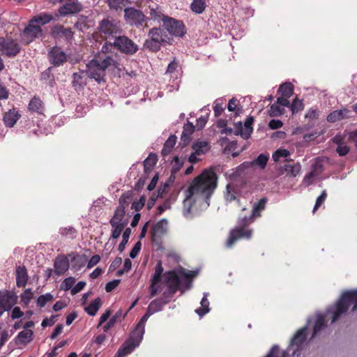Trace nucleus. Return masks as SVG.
I'll return each instance as SVG.
<instances>
[{
	"instance_id": "39",
	"label": "nucleus",
	"mask_w": 357,
	"mask_h": 357,
	"mask_svg": "<svg viewBox=\"0 0 357 357\" xmlns=\"http://www.w3.org/2000/svg\"><path fill=\"white\" fill-rule=\"evenodd\" d=\"M278 93L282 96L290 98L294 93V86L291 82H284L280 85Z\"/></svg>"
},
{
	"instance_id": "60",
	"label": "nucleus",
	"mask_w": 357,
	"mask_h": 357,
	"mask_svg": "<svg viewBox=\"0 0 357 357\" xmlns=\"http://www.w3.org/2000/svg\"><path fill=\"white\" fill-rule=\"evenodd\" d=\"M125 215H126V209L117 206L114 211L113 217L109 220H114V221L121 220L122 219L124 218Z\"/></svg>"
},
{
	"instance_id": "4",
	"label": "nucleus",
	"mask_w": 357,
	"mask_h": 357,
	"mask_svg": "<svg viewBox=\"0 0 357 357\" xmlns=\"http://www.w3.org/2000/svg\"><path fill=\"white\" fill-rule=\"evenodd\" d=\"M165 31L162 25L150 29L147 34L148 38L144 43V48L152 52H157L160 50L162 45L171 44Z\"/></svg>"
},
{
	"instance_id": "35",
	"label": "nucleus",
	"mask_w": 357,
	"mask_h": 357,
	"mask_svg": "<svg viewBox=\"0 0 357 357\" xmlns=\"http://www.w3.org/2000/svg\"><path fill=\"white\" fill-rule=\"evenodd\" d=\"M128 314V312L123 313V310L121 309L119 310L116 314L112 316L109 320L107 322L105 325H104L102 329L104 332H107L111 328H112L114 324L117 322L118 319L121 317L124 319Z\"/></svg>"
},
{
	"instance_id": "15",
	"label": "nucleus",
	"mask_w": 357,
	"mask_h": 357,
	"mask_svg": "<svg viewBox=\"0 0 357 357\" xmlns=\"http://www.w3.org/2000/svg\"><path fill=\"white\" fill-rule=\"evenodd\" d=\"M252 231L251 229H245V227H236L231 230L226 245L227 248L231 245L240 238L250 239L252 236Z\"/></svg>"
},
{
	"instance_id": "6",
	"label": "nucleus",
	"mask_w": 357,
	"mask_h": 357,
	"mask_svg": "<svg viewBox=\"0 0 357 357\" xmlns=\"http://www.w3.org/2000/svg\"><path fill=\"white\" fill-rule=\"evenodd\" d=\"M53 3H62L63 4L57 9L56 16L68 17L75 15L84 9L83 4L79 0H52Z\"/></svg>"
},
{
	"instance_id": "3",
	"label": "nucleus",
	"mask_w": 357,
	"mask_h": 357,
	"mask_svg": "<svg viewBox=\"0 0 357 357\" xmlns=\"http://www.w3.org/2000/svg\"><path fill=\"white\" fill-rule=\"evenodd\" d=\"M312 318L308 317L307 319V324L305 326L300 328L292 337L290 344L287 351H282L280 352L279 346L274 344L268 353L264 357H289V352L291 351V348L293 346H296L297 351L301 347L303 344L305 342L307 338V331L310 323L312 321Z\"/></svg>"
},
{
	"instance_id": "11",
	"label": "nucleus",
	"mask_w": 357,
	"mask_h": 357,
	"mask_svg": "<svg viewBox=\"0 0 357 357\" xmlns=\"http://www.w3.org/2000/svg\"><path fill=\"white\" fill-rule=\"evenodd\" d=\"M21 50V47L17 40L12 38H0V51L8 57H15Z\"/></svg>"
},
{
	"instance_id": "40",
	"label": "nucleus",
	"mask_w": 357,
	"mask_h": 357,
	"mask_svg": "<svg viewBox=\"0 0 357 357\" xmlns=\"http://www.w3.org/2000/svg\"><path fill=\"white\" fill-rule=\"evenodd\" d=\"M163 271H164V268L162 266V261L160 260H159V261H158V262L155 265L154 273L152 275L151 278V282H152V283H160L162 280V275Z\"/></svg>"
},
{
	"instance_id": "17",
	"label": "nucleus",
	"mask_w": 357,
	"mask_h": 357,
	"mask_svg": "<svg viewBox=\"0 0 357 357\" xmlns=\"http://www.w3.org/2000/svg\"><path fill=\"white\" fill-rule=\"evenodd\" d=\"M18 297L13 291L1 290L0 291V305L8 307H10V310L17 304Z\"/></svg>"
},
{
	"instance_id": "49",
	"label": "nucleus",
	"mask_w": 357,
	"mask_h": 357,
	"mask_svg": "<svg viewBox=\"0 0 357 357\" xmlns=\"http://www.w3.org/2000/svg\"><path fill=\"white\" fill-rule=\"evenodd\" d=\"M53 299L54 296L51 293H46L43 295H40L36 299V305L38 307L42 308L45 307L48 302L52 301Z\"/></svg>"
},
{
	"instance_id": "13",
	"label": "nucleus",
	"mask_w": 357,
	"mask_h": 357,
	"mask_svg": "<svg viewBox=\"0 0 357 357\" xmlns=\"http://www.w3.org/2000/svg\"><path fill=\"white\" fill-rule=\"evenodd\" d=\"M146 15V24L144 27L148 28L151 25V21L157 22H163L165 17H168L163 14L161 6L158 4L149 5L148 9L144 10Z\"/></svg>"
},
{
	"instance_id": "52",
	"label": "nucleus",
	"mask_w": 357,
	"mask_h": 357,
	"mask_svg": "<svg viewBox=\"0 0 357 357\" xmlns=\"http://www.w3.org/2000/svg\"><path fill=\"white\" fill-rule=\"evenodd\" d=\"M284 111L285 109L284 107L275 102L271 105V108L268 112L270 116L276 117L283 114Z\"/></svg>"
},
{
	"instance_id": "62",
	"label": "nucleus",
	"mask_w": 357,
	"mask_h": 357,
	"mask_svg": "<svg viewBox=\"0 0 357 357\" xmlns=\"http://www.w3.org/2000/svg\"><path fill=\"white\" fill-rule=\"evenodd\" d=\"M214 114L215 116H219L224 112L225 108L222 106V100L218 99L214 102L213 106Z\"/></svg>"
},
{
	"instance_id": "34",
	"label": "nucleus",
	"mask_w": 357,
	"mask_h": 357,
	"mask_svg": "<svg viewBox=\"0 0 357 357\" xmlns=\"http://www.w3.org/2000/svg\"><path fill=\"white\" fill-rule=\"evenodd\" d=\"M158 161V155L155 153H150L149 156L144 160V174L148 175L152 170L153 167L156 165Z\"/></svg>"
},
{
	"instance_id": "31",
	"label": "nucleus",
	"mask_w": 357,
	"mask_h": 357,
	"mask_svg": "<svg viewBox=\"0 0 357 357\" xmlns=\"http://www.w3.org/2000/svg\"><path fill=\"white\" fill-rule=\"evenodd\" d=\"M69 256H72V267L77 271L84 266L88 259L86 255H79L76 252H73Z\"/></svg>"
},
{
	"instance_id": "18",
	"label": "nucleus",
	"mask_w": 357,
	"mask_h": 357,
	"mask_svg": "<svg viewBox=\"0 0 357 357\" xmlns=\"http://www.w3.org/2000/svg\"><path fill=\"white\" fill-rule=\"evenodd\" d=\"M35 22L29 21V24L24 28L23 35L27 38L26 43L32 42L42 34V29L39 25L34 24Z\"/></svg>"
},
{
	"instance_id": "9",
	"label": "nucleus",
	"mask_w": 357,
	"mask_h": 357,
	"mask_svg": "<svg viewBox=\"0 0 357 357\" xmlns=\"http://www.w3.org/2000/svg\"><path fill=\"white\" fill-rule=\"evenodd\" d=\"M113 45L115 49L126 55H133L138 51V45L126 36H116Z\"/></svg>"
},
{
	"instance_id": "61",
	"label": "nucleus",
	"mask_w": 357,
	"mask_h": 357,
	"mask_svg": "<svg viewBox=\"0 0 357 357\" xmlns=\"http://www.w3.org/2000/svg\"><path fill=\"white\" fill-rule=\"evenodd\" d=\"M327 197L326 190H323L321 194L317 198L315 204L314 206L312 213H314L315 211L321 206V205L324 202Z\"/></svg>"
},
{
	"instance_id": "59",
	"label": "nucleus",
	"mask_w": 357,
	"mask_h": 357,
	"mask_svg": "<svg viewBox=\"0 0 357 357\" xmlns=\"http://www.w3.org/2000/svg\"><path fill=\"white\" fill-rule=\"evenodd\" d=\"M75 282V279L73 277H68L64 279L61 284V289L64 291L72 289L73 284Z\"/></svg>"
},
{
	"instance_id": "5",
	"label": "nucleus",
	"mask_w": 357,
	"mask_h": 357,
	"mask_svg": "<svg viewBox=\"0 0 357 357\" xmlns=\"http://www.w3.org/2000/svg\"><path fill=\"white\" fill-rule=\"evenodd\" d=\"M162 27L166 31V34L170 42L173 40L174 37L182 38L187 31L182 20H176L169 16L165 17Z\"/></svg>"
},
{
	"instance_id": "16",
	"label": "nucleus",
	"mask_w": 357,
	"mask_h": 357,
	"mask_svg": "<svg viewBox=\"0 0 357 357\" xmlns=\"http://www.w3.org/2000/svg\"><path fill=\"white\" fill-rule=\"evenodd\" d=\"M51 35L56 40H60L64 38L65 41L70 43L74 36V33L70 28H66L63 25L56 24L52 27Z\"/></svg>"
},
{
	"instance_id": "20",
	"label": "nucleus",
	"mask_w": 357,
	"mask_h": 357,
	"mask_svg": "<svg viewBox=\"0 0 357 357\" xmlns=\"http://www.w3.org/2000/svg\"><path fill=\"white\" fill-rule=\"evenodd\" d=\"M352 112L347 108H343L342 109L334 110L331 112L327 116V121L330 123H335L336 121L349 119L352 116Z\"/></svg>"
},
{
	"instance_id": "1",
	"label": "nucleus",
	"mask_w": 357,
	"mask_h": 357,
	"mask_svg": "<svg viewBox=\"0 0 357 357\" xmlns=\"http://www.w3.org/2000/svg\"><path fill=\"white\" fill-rule=\"evenodd\" d=\"M218 185V176L213 168L204 169L198 176L195 177L192 183L185 191V198L183 201V215L188 217L191 213L192 204L187 207L188 202L194 195L203 197L207 206L210 205V199Z\"/></svg>"
},
{
	"instance_id": "63",
	"label": "nucleus",
	"mask_w": 357,
	"mask_h": 357,
	"mask_svg": "<svg viewBox=\"0 0 357 357\" xmlns=\"http://www.w3.org/2000/svg\"><path fill=\"white\" fill-rule=\"evenodd\" d=\"M253 123H254V117L252 116H248V118L246 119V120L244 122V127H245L244 130L245 132H249L250 136L251 135V134L253 132V128H252Z\"/></svg>"
},
{
	"instance_id": "36",
	"label": "nucleus",
	"mask_w": 357,
	"mask_h": 357,
	"mask_svg": "<svg viewBox=\"0 0 357 357\" xmlns=\"http://www.w3.org/2000/svg\"><path fill=\"white\" fill-rule=\"evenodd\" d=\"M208 296V292L204 293L203 298H202V301L200 302L201 307L195 310V312L201 317L207 314L210 311L209 301L207 299Z\"/></svg>"
},
{
	"instance_id": "53",
	"label": "nucleus",
	"mask_w": 357,
	"mask_h": 357,
	"mask_svg": "<svg viewBox=\"0 0 357 357\" xmlns=\"http://www.w3.org/2000/svg\"><path fill=\"white\" fill-rule=\"evenodd\" d=\"M289 108L291 111L292 114H296L303 110L304 109V104L303 102V100H300L298 98L296 97L293 100L292 102L290 103V106Z\"/></svg>"
},
{
	"instance_id": "10",
	"label": "nucleus",
	"mask_w": 357,
	"mask_h": 357,
	"mask_svg": "<svg viewBox=\"0 0 357 357\" xmlns=\"http://www.w3.org/2000/svg\"><path fill=\"white\" fill-rule=\"evenodd\" d=\"M143 338L131 332L129 338L122 344L115 354V357H125L131 354L140 344Z\"/></svg>"
},
{
	"instance_id": "27",
	"label": "nucleus",
	"mask_w": 357,
	"mask_h": 357,
	"mask_svg": "<svg viewBox=\"0 0 357 357\" xmlns=\"http://www.w3.org/2000/svg\"><path fill=\"white\" fill-rule=\"evenodd\" d=\"M33 332L31 330H24L20 332L15 337V344L26 345L33 340Z\"/></svg>"
},
{
	"instance_id": "24",
	"label": "nucleus",
	"mask_w": 357,
	"mask_h": 357,
	"mask_svg": "<svg viewBox=\"0 0 357 357\" xmlns=\"http://www.w3.org/2000/svg\"><path fill=\"white\" fill-rule=\"evenodd\" d=\"M107 4L109 9L116 13L122 11L125 8L131 4L130 0H103Z\"/></svg>"
},
{
	"instance_id": "2",
	"label": "nucleus",
	"mask_w": 357,
	"mask_h": 357,
	"mask_svg": "<svg viewBox=\"0 0 357 357\" xmlns=\"http://www.w3.org/2000/svg\"><path fill=\"white\" fill-rule=\"evenodd\" d=\"M351 305V312L356 311L357 289L344 291L336 303L327 308L326 316L322 314H317V319L313 327L312 337H315L321 330L326 326L325 319L328 314H332L331 323H334L337 321L342 314L347 312L349 307Z\"/></svg>"
},
{
	"instance_id": "8",
	"label": "nucleus",
	"mask_w": 357,
	"mask_h": 357,
	"mask_svg": "<svg viewBox=\"0 0 357 357\" xmlns=\"http://www.w3.org/2000/svg\"><path fill=\"white\" fill-rule=\"evenodd\" d=\"M124 20L130 26L140 28L146 24V14L144 11L128 6L123 9Z\"/></svg>"
},
{
	"instance_id": "45",
	"label": "nucleus",
	"mask_w": 357,
	"mask_h": 357,
	"mask_svg": "<svg viewBox=\"0 0 357 357\" xmlns=\"http://www.w3.org/2000/svg\"><path fill=\"white\" fill-rule=\"evenodd\" d=\"M132 199V192L128 190L123 193L119 199V207L125 208L128 206Z\"/></svg>"
},
{
	"instance_id": "33",
	"label": "nucleus",
	"mask_w": 357,
	"mask_h": 357,
	"mask_svg": "<svg viewBox=\"0 0 357 357\" xmlns=\"http://www.w3.org/2000/svg\"><path fill=\"white\" fill-rule=\"evenodd\" d=\"M176 140L177 137L175 135H171L168 137V139L165 141L161 151L162 156H167L172 152L176 143Z\"/></svg>"
},
{
	"instance_id": "22",
	"label": "nucleus",
	"mask_w": 357,
	"mask_h": 357,
	"mask_svg": "<svg viewBox=\"0 0 357 357\" xmlns=\"http://www.w3.org/2000/svg\"><path fill=\"white\" fill-rule=\"evenodd\" d=\"M20 116L21 115L19 113V111L13 108L12 109H9L5 113L3 117V121L6 127L13 128Z\"/></svg>"
},
{
	"instance_id": "25",
	"label": "nucleus",
	"mask_w": 357,
	"mask_h": 357,
	"mask_svg": "<svg viewBox=\"0 0 357 357\" xmlns=\"http://www.w3.org/2000/svg\"><path fill=\"white\" fill-rule=\"evenodd\" d=\"M301 170V165L300 162H296L293 164L287 163L280 167V171L282 172V174L286 173L287 176L291 177L297 176L300 174Z\"/></svg>"
},
{
	"instance_id": "55",
	"label": "nucleus",
	"mask_w": 357,
	"mask_h": 357,
	"mask_svg": "<svg viewBox=\"0 0 357 357\" xmlns=\"http://www.w3.org/2000/svg\"><path fill=\"white\" fill-rule=\"evenodd\" d=\"M236 130L234 132L235 135H241L244 139L250 138V133L245 132L243 130V123L241 121H238L234 124Z\"/></svg>"
},
{
	"instance_id": "50",
	"label": "nucleus",
	"mask_w": 357,
	"mask_h": 357,
	"mask_svg": "<svg viewBox=\"0 0 357 357\" xmlns=\"http://www.w3.org/2000/svg\"><path fill=\"white\" fill-rule=\"evenodd\" d=\"M59 234L62 236H68L70 238L74 239L77 237V231L73 227L69 226L68 227H61L59 229Z\"/></svg>"
},
{
	"instance_id": "19",
	"label": "nucleus",
	"mask_w": 357,
	"mask_h": 357,
	"mask_svg": "<svg viewBox=\"0 0 357 357\" xmlns=\"http://www.w3.org/2000/svg\"><path fill=\"white\" fill-rule=\"evenodd\" d=\"M54 273L57 275L64 274L69 268V260L65 255H59L54 260Z\"/></svg>"
},
{
	"instance_id": "46",
	"label": "nucleus",
	"mask_w": 357,
	"mask_h": 357,
	"mask_svg": "<svg viewBox=\"0 0 357 357\" xmlns=\"http://www.w3.org/2000/svg\"><path fill=\"white\" fill-rule=\"evenodd\" d=\"M131 233L132 230L131 228L130 227H126L123 231L122 234V240L118 246V250L120 252H123L125 250L126 246L129 241V238Z\"/></svg>"
},
{
	"instance_id": "43",
	"label": "nucleus",
	"mask_w": 357,
	"mask_h": 357,
	"mask_svg": "<svg viewBox=\"0 0 357 357\" xmlns=\"http://www.w3.org/2000/svg\"><path fill=\"white\" fill-rule=\"evenodd\" d=\"M238 100L236 98L229 100L227 104V109L229 112H234L235 116H239L243 112V107L238 105Z\"/></svg>"
},
{
	"instance_id": "54",
	"label": "nucleus",
	"mask_w": 357,
	"mask_h": 357,
	"mask_svg": "<svg viewBox=\"0 0 357 357\" xmlns=\"http://www.w3.org/2000/svg\"><path fill=\"white\" fill-rule=\"evenodd\" d=\"M33 297V294L31 289H25L20 295L21 303L24 306H27Z\"/></svg>"
},
{
	"instance_id": "51",
	"label": "nucleus",
	"mask_w": 357,
	"mask_h": 357,
	"mask_svg": "<svg viewBox=\"0 0 357 357\" xmlns=\"http://www.w3.org/2000/svg\"><path fill=\"white\" fill-rule=\"evenodd\" d=\"M177 291H181V294L185 292L183 289H178L175 286L167 285V289L162 293V298L171 300L172 297L176 293Z\"/></svg>"
},
{
	"instance_id": "48",
	"label": "nucleus",
	"mask_w": 357,
	"mask_h": 357,
	"mask_svg": "<svg viewBox=\"0 0 357 357\" xmlns=\"http://www.w3.org/2000/svg\"><path fill=\"white\" fill-rule=\"evenodd\" d=\"M52 20L53 17L50 14L41 13L33 17V18L31 19V22L39 23L44 25L49 23Z\"/></svg>"
},
{
	"instance_id": "7",
	"label": "nucleus",
	"mask_w": 357,
	"mask_h": 357,
	"mask_svg": "<svg viewBox=\"0 0 357 357\" xmlns=\"http://www.w3.org/2000/svg\"><path fill=\"white\" fill-rule=\"evenodd\" d=\"M97 29L101 34L109 38L116 37V35H119L122 32V29L120 26V22L110 17H105L100 20L98 22Z\"/></svg>"
},
{
	"instance_id": "64",
	"label": "nucleus",
	"mask_w": 357,
	"mask_h": 357,
	"mask_svg": "<svg viewBox=\"0 0 357 357\" xmlns=\"http://www.w3.org/2000/svg\"><path fill=\"white\" fill-rule=\"evenodd\" d=\"M256 216H252V213L249 216H245L243 218H240L238 220V227H245L248 225L251 222L253 221L254 218Z\"/></svg>"
},
{
	"instance_id": "32",
	"label": "nucleus",
	"mask_w": 357,
	"mask_h": 357,
	"mask_svg": "<svg viewBox=\"0 0 357 357\" xmlns=\"http://www.w3.org/2000/svg\"><path fill=\"white\" fill-rule=\"evenodd\" d=\"M268 159V154L261 153L252 161L245 162L243 164H247L248 167H259L261 169H264L267 165Z\"/></svg>"
},
{
	"instance_id": "37",
	"label": "nucleus",
	"mask_w": 357,
	"mask_h": 357,
	"mask_svg": "<svg viewBox=\"0 0 357 357\" xmlns=\"http://www.w3.org/2000/svg\"><path fill=\"white\" fill-rule=\"evenodd\" d=\"M101 306V299L97 297L84 308L85 312L90 316H95Z\"/></svg>"
},
{
	"instance_id": "47",
	"label": "nucleus",
	"mask_w": 357,
	"mask_h": 357,
	"mask_svg": "<svg viewBox=\"0 0 357 357\" xmlns=\"http://www.w3.org/2000/svg\"><path fill=\"white\" fill-rule=\"evenodd\" d=\"M267 198L263 197L257 203H255L253 205V208L252 210V216H259V211L264 210L266 206V204L267 203Z\"/></svg>"
},
{
	"instance_id": "38",
	"label": "nucleus",
	"mask_w": 357,
	"mask_h": 357,
	"mask_svg": "<svg viewBox=\"0 0 357 357\" xmlns=\"http://www.w3.org/2000/svg\"><path fill=\"white\" fill-rule=\"evenodd\" d=\"M114 61V59L112 56H107L102 61H100L97 59H92L90 61V65L94 67H99L102 70L105 72V70L111 66L112 62Z\"/></svg>"
},
{
	"instance_id": "23",
	"label": "nucleus",
	"mask_w": 357,
	"mask_h": 357,
	"mask_svg": "<svg viewBox=\"0 0 357 357\" xmlns=\"http://www.w3.org/2000/svg\"><path fill=\"white\" fill-rule=\"evenodd\" d=\"M165 282L167 285L175 286L178 289L181 287V280L178 273L176 271H169L165 273Z\"/></svg>"
},
{
	"instance_id": "14",
	"label": "nucleus",
	"mask_w": 357,
	"mask_h": 357,
	"mask_svg": "<svg viewBox=\"0 0 357 357\" xmlns=\"http://www.w3.org/2000/svg\"><path fill=\"white\" fill-rule=\"evenodd\" d=\"M47 58L52 67L63 66L68 61V55L58 46H54L48 50Z\"/></svg>"
},
{
	"instance_id": "44",
	"label": "nucleus",
	"mask_w": 357,
	"mask_h": 357,
	"mask_svg": "<svg viewBox=\"0 0 357 357\" xmlns=\"http://www.w3.org/2000/svg\"><path fill=\"white\" fill-rule=\"evenodd\" d=\"M195 153L197 155H202L206 153L208 149V144L205 141H197L194 143L192 146Z\"/></svg>"
},
{
	"instance_id": "12",
	"label": "nucleus",
	"mask_w": 357,
	"mask_h": 357,
	"mask_svg": "<svg viewBox=\"0 0 357 357\" xmlns=\"http://www.w3.org/2000/svg\"><path fill=\"white\" fill-rule=\"evenodd\" d=\"M168 221L167 219L163 218L153 225L151 229L150 233L151 236V241L153 244L160 248L162 244V238L167 231Z\"/></svg>"
},
{
	"instance_id": "58",
	"label": "nucleus",
	"mask_w": 357,
	"mask_h": 357,
	"mask_svg": "<svg viewBox=\"0 0 357 357\" xmlns=\"http://www.w3.org/2000/svg\"><path fill=\"white\" fill-rule=\"evenodd\" d=\"M290 155V152L285 149H279L273 152L272 158L275 162H278L281 158H286Z\"/></svg>"
},
{
	"instance_id": "42",
	"label": "nucleus",
	"mask_w": 357,
	"mask_h": 357,
	"mask_svg": "<svg viewBox=\"0 0 357 357\" xmlns=\"http://www.w3.org/2000/svg\"><path fill=\"white\" fill-rule=\"evenodd\" d=\"M206 6L205 0H193L190 4V9L196 14H201L204 11Z\"/></svg>"
},
{
	"instance_id": "30",
	"label": "nucleus",
	"mask_w": 357,
	"mask_h": 357,
	"mask_svg": "<svg viewBox=\"0 0 357 357\" xmlns=\"http://www.w3.org/2000/svg\"><path fill=\"white\" fill-rule=\"evenodd\" d=\"M153 314L147 309L146 313L142 317L139 322L135 326V328L132 331L135 333L139 337L143 338L145 333V324L147 321L149 317Z\"/></svg>"
},
{
	"instance_id": "41",
	"label": "nucleus",
	"mask_w": 357,
	"mask_h": 357,
	"mask_svg": "<svg viewBox=\"0 0 357 357\" xmlns=\"http://www.w3.org/2000/svg\"><path fill=\"white\" fill-rule=\"evenodd\" d=\"M28 109L31 112H36L37 114H42L43 112V102L40 98L33 97L29 103Z\"/></svg>"
},
{
	"instance_id": "21",
	"label": "nucleus",
	"mask_w": 357,
	"mask_h": 357,
	"mask_svg": "<svg viewBox=\"0 0 357 357\" xmlns=\"http://www.w3.org/2000/svg\"><path fill=\"white\" fill-rule=\"evenodd\" d=\"M89 68L86 71L88 77L91 79H94L98 83L105 82V72L99 67H94L90 65V61L86 65Z\"/></svg>"
},
{
	"instance_id": "26",
	"label": "nucleus",
	"mask_w": 357,
	"mask_h": 357,
	"mask_svg": "<svg viewBox=\"0 0 357 357\" xmlns=\"http://www.w3.org/2000/svg\"><path fill=\"white\" fill-rule=\"evenodd\" d=\"M29 275L24 266H19L16 268V285L17 287H24L27 284Z\"/></svg>"
},
{
	"instance_id": "29",
	"label": "nucleus",
	"mask_w": 357,
	"mask_h": 357,
	"mask_svg": "<svg viewBox=\"0 0 357 357\" xmlns=\"http://www.w3.org/2000/svg\"><path fill=\"white\" fill-rule=\"evenodd\" d=\"M169 303V299H164L162 298H158L149 303L147 309L153 314L163 310L165 305Z\"/></svg>"
},
{
	"instance_id": "57",
	"label": "nucleus",
	"mask_w": 357,
	"mask_h": 357,
	"mask_svg": "<svg viewBox=\"0 0 357 357\" xmlns=\"http://www.w3.org/2000/svg\"><path fill=\"white\" fill-rule=\"evenodd\" d=\"M173 161H174V164L172 167L171 172H172V174H177L180 171V169L182 168V167L183 166V164L185 162V159L184 158L180 159L178 155H176L174 158Z\"/></svg>"
},
{
	"instance_id": "28",
	"label": "nucleus",
	"mask_w": 357,
	"mask_h": 357,
	"mask_svg": "<svg viewBox=\"0 0 357 357\" xmlns=\"http://www.w3.org/2000/svg\"><path fill=\"white\" fill-rule=\"evenodd\" d=\"M84 70H79V73H73L72 75V86L77 92L82 91L86 84L82 74Z\"/></svg>"
},
{
	"instance_id": "56",
	"label": "nucleus",
	"mask_w": 357,
	"mask_h": 357,
	"mask_svg": "<svg viewBox=\"0 0 357 357\" xmlns=\"http://www.w3.org/2000/svg\"><path fill=\"white\" fill-rule=\"evenodd\" d=\"M109 224L112 227V234L110 239L114 241L113 242V245H114L116 244V240L119 238V236H121V233L123 232V231L120 227H118L116 225H114V223H113L110 220Z\"/></svg>"
}]
</instances>
